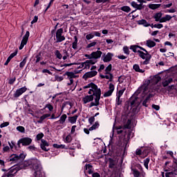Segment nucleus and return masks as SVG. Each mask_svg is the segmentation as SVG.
<instances>
[{
    "label": "nucleus",
    "instance_id": "1",
    "mask_svg": "<svg viewBox=\"0 0 177 177\" xmlns=\"http://www.w3.org/2000/svg\"><path fill=\"white\" fill-rule=\"evenodd\" d=\"M84 89H88V95H92L94 97V102H91L88 104V108L95 107L96 110L99 111L97 106L100 104V96H102V90L97 87V85L95 83H89L84 86Z\"/></svg>",
    "mask_w": 177,
    "mask_h": 177
},
{
    "label": "nucleus",
    "instance_id": "2",
    "mask_svg": "<svg viewBox=\"0 0 177 177\" xmlns=\"http://www.w3.org/2000/svg\"><path fill=\"white\" fill-rule=\"evenodd\" d=\"M25 167H30L35 171L32 177H44L45 173L42 171L41 162L37 158H31L24 162Z\"/></svg>",
    "mask_w": 177,
    "mask_h": 177
},
{
    "label": "nucleus",
    "instance_id": "3",
    "mask_svg": "<svg viewBox=\"0 0 177 177\" xmlns=\"http://www.w3.org/2000/svg\"><path fill=\"white\" fill-rule=\"evenodd\" d=\"M151 84V79L149 77V79L145 80V84L142 85L136 92V95H142V97L144 96H146L147 93H149V85Z\"/></svg>",
    "mask_w": 177,
    "mask_h": 177
},
{
    "label": "nucleus",
    "instance_id": "4",
    "mask_svg": "<svg viewBox=\"0 0 177 177\" xmlns=\"http://www.w3.org/2000/svg\"><path fill=\"white\" fill-rule=\"evenodd\" d=\"M26 158V154L24 153H20L19 155L17 154H12L8 158V161L12 162V164H17V162H20V161H23Z\"/></svg>",
    "mask_w": 177,
    "mask_h": 177
},
{
    "label": "nucleus",
    "instance_id": "5",
    "mask_svg": "<svg viewBox=\"0 0 177 177\" xmlns=\"http://www.w3.org/2000/svg\"><path fill=\"white\" fill-rule=\"evenodd\" d=\"M30 143H32V139L28 137H24L21 139H19L17 141V146L18 147H20L22 146H30Z\"/></svg>",
    "mask_w": 177,
    "mask_h": 177
},
{
    "label": "nucleus",
    "instance_id": "6",
    "mask_svg": "<svg viewBox=\"0 0 177 177\" xmlns=\"http://www.w3.org/2000/svg\"><path fill=\"white\" fill-rule=\"evenodd\" d=\"M66 120H67V115L63 114L59 120L55 122L53 125L56 128V129H62L63 128L62 126H60L59 124H63L64 122H66Z\"/></svg>",
    "mask_w": 177,
    "mask_h": 177
},
{
    "label": "nucleus",
    "instance_id": "7",
    "mask_svg": "<svg viewBox=\"0 0 177 177\" xmlns=\"http://www.w3.org/2000/svg\"><path fill=\"white\" fill-rule=\"evenodd\" d=\"M66 75L68 77V80H69L70 82L67 83V85L70 86L71 85V91H74L75 89V85H74V80L73 78H75V74L73 72H67Z\"/></svg>",
    "mask_w": 177,
    "mask_h": 177
},
{
    "label": "nucleus",
    "instance_id": "8",
    "mask_svg": "<svg viewBox=\"0 0 177 177\" xmlns=\"http://www.w3.org/2000/svg\"><path fill=\"white\" fill-rule=\"evenodd\" d=\"M102 57V51L97 50L95 52H93L90 55H86V57L90 59L91 60H95V64L97 63V59H100Z\"/></svg>",
    "mask_w": 177,
    "mask_h": 177
},
{
    "label": "nucleus",
    "instance_id": "9",
    "mask_svg": "<svg viewBox=\"0 0 177 177\" xmlns=\"http://www.w3.org/2000/svg\"><path fill=\"white\" fill-rule=\"evenodd\" d=\"M55 38L57 43L63 42L66 40V37L63 35V28H59L56 31Z\"/></svg>",
    "mask_w": 177,
    "mask_h": 177
},
{
    "label": "nucleus",
    "instance_id": "10",
    "mask_svg": "<svg viewBox=\"0 0 177 177\" xmlns=\"http://www.w3.org/2000/svg\"><path fill=\"white\" fill-rule=\"evenodd\" d=\"M30 37V32L27 31L25 35L23 37V39L21 41V44L19 46V50H21L23 48H24L25 45H27V42H28V38Z\"/></svg>",
    "mask_w": 177,
    "mask_h": 177
},
{
    "label": "nucleus",
    "instance_id": "11",
    "mask_svg": "<svg viewBox=\"0 0 177 177\" xmlns=\"http://www.w3.org/2000/svg\"><path fill=\"white\" fill-rule=\"evenodd\" d=\"M95 60H91L90 59H87L84 62H82L83 70H89L91 68V66L95 64Z\"/></svg>",
    "mask_w": 177,
    "mask_h": 177
},
{
    "label": "nucleus",
    "instance_id": "12",
    "mask_svg": "<svg viewBox=\"0 0 177 177\" xmlns=\"http://www.w3.org/2000/svg\"><path fill=\"white\" fill-rule=\"evenodd\" d=\"M167 154H169L172 158H174L173 167L174 168V171H177V153L174 154L172 151H169L167 152Z\"/></svg>",
    "mask_w": 177,
    "mask_h": 177
},
{
    "label": "nucleus",
    "instance_id": "13",
    "mask_svg": "<svg viewBox=\"0 0 177 177\" xmlns=\"http://www.w3.org/2000/svg\"><path fill=\"white\" fill-rule=\"evenodd\" d=\"M115 88V87L114 86V84H113V83H110L109 91L104 93V97H109V96H111V95H113V93L114 92Z\"/></svg>",
    "mask_w": 177,
    "mask_h": 177
},
{
    "label": "nucleus",
    "instance_id": "14",
    "mask_svg": "<svg viewBox=\"0 0 177 177\" xmlns=\"http://www.w3.org/2000/svg\"><path fill=\"white\" fill-rule=\"evenodd\" d=\"M26 91H27V87L26 86L18 88L14 93V97H17V98L20 97V96H21V95L24 94V92H26Z\"/></svg>",
    "mask_w": 177,
    "mask_h": 177
},
{
    "label": "nucleus",
    "instance_id": "15",
    "mask_svg": "<svg viewBox=\"0 0 177 177\" xmlns=\"http://www.w3.org/2000/svg\"><path fill=\"white\" fill-rule=\"evenodd\" d=\"M95 75H97V71H91L89 72H86L83 75V78H84V80H88V78H92L93 77H95Z\"/></svg>",
    "mask_w": 177,
    "mask_h": 177
},
{
    "label": "nucleus",
    "instance_id": "16",
    "mask_svg": "<svg viewBox=\"0 0 177 177\" xmlns=\"http://www.w3.org/2000/svg\"><path fill=\"white\" fill-rule=\"evenodd\" d=\"M93 99H95V97L93 95H85L82 97V101L83 102L84 104H87V103H91V102L92 103V102H93Z\"/></svg>",
    "mask_w": 177,
    "mask_h": 177
},
{
    "label": "nucleus",
    "instance_id": "17",
    "mask_svg": "<svg viewBox=\"0 0 177 177\" xmlns=\"http://www.w3.org/2000/svg\"><path fill=\"white\" fill-rule=\"evenodd\" d=\"M113 56H114L113 53H108L106 55H103V62H104V63H109V62H111Z\"/></svg>",
    "mask_w": 177,
    "mask_h": 177
},
{
    "label": "nucleus",
    "instance_id": "18",
    "mask_svg": "<svg viewBox=\"0 0 177 177\" xmlns=\"http://www.w3.org/2000/svg\"><path fill=\"white\" fill-rule=\"evenodd\" d=\"M41 143L40 144V147L42 150H44V151H48V150H49V149L46 148V147H49V143H48L46 142V140L41 139Z\"/></svg>",
    "mask_w": 177,
    "mask_h": 177
},
{
    "label": "nucleus",
    "instance_id": "19",
    "mask_svg": "<svg viewBox=\"0 0 177 177\" xmlns=\"http://www.w3.org/2000/svg\"><path fill=\"white\" fill-rule=\"evenodd\" d=\"M150 79H151L152 85H156V84H158V82L161 81V77L158 75L151 76Z\"/></svg>",
    "mask_w": 177,
    "mask_h": 177
},
{
    "label": "nucleus",
    "instance_id": "20",
    "mask_svg": "<svg viewBox=\"0 0 177 177\" xmlns=\"http://www.w3.org/2000/svg\"><path fill=\"white\" fill-rule=\"evenodd\" d=\"M136 156H140L141 158H145V157H147V155L149 154V152L147 151H144L142 152L140 149H137L136 151Z\"/></svg>",
    "mask_w": 177,
    "mask_h": 177
},
{
    "label": "nucleus",
    "instance_id": "21",
    "mask_svg": "<svg viewBox=\"0 0 177 177\" xmlns=\"http://www.w3.org/2000/svg\"><path fill=\"white\" fill-rule=\"evenodd\" d=\"M171 171H168L165 174L166 177H176L177 174L176 171L177 170L175 171V168L174 167V165H172V169Z\"/></svg>",
    "mask_w": 177,
    "mask_h": 177
},
{
    "label": "nucleus",
    "instance_id": "22",
    "mask_svg": "<svg viewBox=\"0 0 177 177\" xmlns=\"http://www.w3.org/2000/svg\"><path fill=\"white\" fill-rule=\"evenodd\" d=\"M85 174H93V167L91 165H86L84 167Z\"/></svg>",
    "mask_w": 177,
    "mask_h": 177
},
{
    "label": "nucleus",
    "instance_id": "23",
    "mask_svg": "<svg viewBox=\"0 0 177 177\" xmlns=\"http://www.w3.org/2000/svg\"><path fill=\"white\" fill-rule=\"evenodd\" d=\"M131 5L133 8H134L135 9H137L138 10H142V9H143V6H142V4H138V3H136L135 1H132L131 3Z\"/></svg>",
    "mask_w": 177,
    "mask_h": 177
},
{
    "label": "nucleus",
    "instance_id": "24",
    "mask_svg": "<svg viewBox=\"0 0 177 177\" xmlns=\"http://www.w3.org/2000/svg\"><path fill=\"white\" fill-rule=\"evenodd\" d=\"M17 172V169L15 168H10L8 170V173L6 174L8 177H14L13 175Z\"/></svg>",
    "mask_w": 177,
    "mask_h": 177
},
{
    "label": "nucleus",
    "instance_id": "25",
    "mask_svg": "<svg viewBox=\"0 0 177 177\" xmlns=\"http://www.w3.org/2000/svg\"><path fill=\"white\" fill-rule=\"evenodd\" d=\"M105 75H100L101 78H105V80H109L110 82L113 81V74L111 73H104Z\"/></svg>",
    "mask_w": 177,
    "mask_h": 177
},
{
    "label": "nucleus",
    "instance_id": "26",
    "mask_svg": "<svg viewBox=\"0 0 177 177\" xmlns=\"http://www.w3.org/2000/svg\"><path fill=\"white\" fill-rule=\"evenodd\" d=\"M146 46L148 48H154L156 46V42L151 39H148L146 41Z\"/></svg>",
    "mask_w": 177,
    "mask_h": 177
},
{
    "label": "nucleus",
    "instance_id": "27",
    "mask_svg": "<svg viewBox=\"0 0 177 177\" xmlns=\"http://www.w3.org/2000/svg\"><path fill=\"white\" fill-rule=\"evenodd\" d=\"M154 19H155V21H159V23H162V22H161V19H162V13H161V12H157V13L154 15Z\"/></svg>",
    "mask_w": 177,
    "mask_h": 177
},
{
    "label": "nucleus",
    "instance_id": "28",
    "mask_svg": "<svg viewBox=\"0 0 177 177\" xmlns=\"http://www.w3.org/2000/svg\"><path fill=\"white\" fill-rule=\"evenodd\" d=\"M78 119V115H75L72 117H68V121L71 124H75L77 122V120Z\"/></svg>",
    "mask_w": 177,
    "mask_h": 177
},
{
    "label": "nucleus",
    "instance_id": "29",
    "mask_svg": "<svg viewBox=\"0 0 177 177\" xmlns=\"http://www.w3.org/2000/svg\"><path fill=\"white\" fill-rule=\"evenodd\" d=\"M172 19V17L169 15H166L165 17H162L161 23H165L167 21H169Z\"/></svg>",
    "mask_w": 177,
    "mask_h": 177
},
{
    "label": "nucleus",
    "instance_id": "30",
    "mask_svg": "<svg viewBox=\"0 0 177 177\" xmlns=\"http://www.w3.org/2000/svg\"><path fill=\"white\" fill-rule=\"evenodd\" d=\"M48 117H50V113H46L41 116L39 120H38L39 124H42L44 120H46Z\"/></svg>",
    "mask_w": 177,
    "mask_h": 177
},
{
    "label": "nucleus",
    "instance_id": "31",
    "mask_svg": "<svg viewBox=\"0 0 177 177\" xmlns=\"http://www.w3.org/2000/svg\"><path fill=\"white\" fill-rule=\"evenodd\" d=\"M138 24L144 26V27H150V24L147 23V21L141 19L138 21Z\"/></svg>",
    "mask_w": 177,
    "mask_h": 177
},
{
    "label": "nucleus",
    "instance_id": "32",
    "mask_svg": "<svg viewBox=\"0 0 177 177\" xmlns=\"http://www.w3.org/2000/svg\"><path fill=\"white\" fill-rule=\"evenodd\" d=\"M133 68L137 73H145V71L143 69H140V67L138 64H134Z\"/></svg>",
    "mask_w": 177,
    "mask_h": 177
},
{
    "label": "nucleus",
    "instance_id": "33",
    "mask_svg": "<svg viewBox=\"0 0 177 177\" xmlns=\"http://www.w3.org/2000/svg\"><path fill=\"white\" fill-rule=\"evenodd\" d=\"M130 49H131V50H133V52L135 53H139L140 51V50H139V46L136 45L131 46Z\"/></svg>",
    "mask_w": 177,
    "mask_h": 177
},
{
    "label": "nucleus",
    "instance_id": "34",
    "mask_svg": "<svg viewBox=\"0 0 177 177\" xmlns=\"http://www.w3.org/2000/svg\"><path fill=\"white\" fill-rule=\"evenodd\" d=\"M62 59L63 60H67V57H68L70 56V55L68 54V52H67V50H62Z\"/></svg>",
    "mask_w": 177,
    "mask_h": 177
},
{
    "label": "nucleus",
    "instance_id": "35",
    "mask_svg": "<svg viewBox=\"0 0 177 177\" xmlns=\"http://www.w3.org/2000/svg\"><path fill=\"white\" fill-rule=\"evenodd\" d=\"M84 36L86 37V39H87V41L93 39V38H95V35L93 34V32H90L87 35L85 34Z\"/></svg>",
    "mask_w": 177,
    "mask_h": 177
},
{
    "label": "nucleus",
    "instance_id": "36",
    "mask_svg": "<svg viewBox=\"0 0 177 177\" xmlns=\"http://www.w3.org/2000/svg\"><path fill=\"white\" fill-rule=\"evenodd\" d=\"M55 55L56 56V58L59 59V60H62V59H63V55L62 53H60V51L59 50H55Z\"/></svg>",
    "mask_w": 177,
    "mask_h": 177
},
{
    "label": "nucleus",
    "instance_id": "37",
    "mask_svg": "<svg viewBox=\"0 0 177 177\" xmlns=\"http://www.w3.org/2000/svg\"><path fill=\"white\" fill-rule=\"evenodd\" d=\"M120 84H127V78L125 76H120L118 79Z\"/></svg>",
    "mask_w": 177,
    "mask_h": 177
},
{
    "label": "nucleus",
    "instance_id": "38",
    "mask_svg": "<svg viewBox=\"0 0 177 177\" xmlns=\"http://www.w3.org/2000/svg\"><path fill=\"white\" fill-rule=\"evenodd\" d=\"M153 95L149 94V95L146 97V99L143 101L142 105L145 107H147V102L150 100V97H152Z\"/></svg>",
    "mask_w": 177,
    "mask_h": 177
},
{
    "label": "nucleus",
    "instance_id": "39",
    "mask_svg": "<svg viewBox=\"0 0 177 177\" xmlns=\"http://www.w3.org/2000/svg\"><path fill=\"white\" fill-rule=\"evenodd\" d=\"M120 10L126 12L127 13H129V12H131V8L128 6H124L121 7Z\"/></svg>",
    "mask_w": 177,
    "mask_h": 177
},
{
    "label": "nucleus",
    "instance_id": "40",
    "mask_svg": "<svg viewBox=\"0 0 177 177\" xmlns=\"http://www.w3.org/2000/svg\"><path fill=\"white\" fill-rule=\"evenodd\" d=\"M172 81V78H169V79H167L166 80L163 81L162 82V85L164 87L165 86H168L169 85V84H171Z\"/></svg>",
    "mask_w": 177,
    "mask_h": 177
},
{
    "label": "nucleus",
    "instance_id": "41",
    "mask_svg": "<svg viewBox=\"0 0 177 177\" xmlns=\"http://www.w3.org/2000/svg\"><path fill=\"white\" fill-rule=\"evenodd\" d=\"M161 6V4H149V9H152L153 10L156 9H158Z\"/></svg>",
    "mask_w": 177,
    "mask_h": 177
},
{
    "label": "nucleus",
    "instance_id": "42",
    "mask_svg": "<svg viewBox=\"0 0 177 177\" xmlns=\"http://www.w3.org/2000/svg\"><path fill=\"white\" fill-rule=\"evenodd\" d=\"M77 44H78V38L77 37V36H75L74 42L72 44L73 49H77Z\"/></svg>",
    "mask_w": 177,
    "mask_h": 177
},
{
    "label": "nucleus",
    "instance_id": "43",
    "mask_svg": "<svg viewBox=\"0 0 177 177\" xmlns=\"http://www.w3.org/2000/svg\"><path fill=\"white\" fill-rule=\"evenodd\" d=\"M99 127V122H96L91 127L89 128V131H95V129H97Z\"/></svg>",
    "mask_w": 177,
    "mask_h": 177
},
{
    "label": "nucleus",
    "instance_id": "44",
    "mask_svg": "<svg viewBox=\"0 0 177 177\" xmlns=\"http://www.w3.org/2000/svg\"><path fill=\"white\" fill-rule=\"evenodd\" d=\"M73 140V138L71 137V134H68L64 140L65 143H70Z\"/></svg>",
    "mask_w": 177,
    "mask_h": 177
},
{
    "label": "nucleus",
    "instance_id": "45",
    "mask_svg": "<svg viewBox=\"0 0 177 177\" xmlns=\"http://www.w3.org/2000/svg\"><path fill=\"white\" fill-rule=\"evenodd\" d=\"M149 162H150L149 158H147L144 160V166L145 167L146 169H149Z\"/></svg>",
    "mask_w": 177,
    "mask_h": 177
},
{
    "label": "nucleus",
    "instance_id": "46",
    "mask_svg": "<svg viewBox=\"0 0 177 177\" xmlns=\"http://www.w3.org/2000/svg\"><path fill=\"white\" fill-rule=\"evenodd\" d=\"M147 53H143L142 51L140 50L138 53V55L140 56V57H141V59H143L145 60V59H146V56H147Z\"/></svg>",
    "mask_w": 177,
    "mask_h": 177
},
{
    "label": "nucleus",
    "instance_id": "47",
    "mask_svg": "<svg viewBox=\"0 0 177 177\" xmlns=\"http://www.w3.org/2000/svg\"><path fill=\"white\" fill-rule=\"evenodd\" d=\"M16 129L18 131V132H21V133H24V132H26V129L23 126H19L16 128Z\"/></svg>",
    "mask_w": 177,
    "mask_h": 177
},
{
    "label": "nucleus",
    "instance_id": "48",
    "mask_svg": "<svg viewBox=\"0 0 177 177\" xmlns=\"http://www.w3.org/2000/svg\"><path fill=\"white\" fill-rule=\"evenodd\" d=\"M26 63H27V57H25L22 62H20L19 64V67L20 68H23L26 66Z\"/></svg>",
    "mask_w": 177,
    "mask_h": 177
},
{
    "label": "nucleus",
    "instance_id": "49",
    "mask_svg": "<svg viewBox=\"0 0 177 177\" xmlns=\"http://www.w3.org/2000/svg\"><path fill=\"white\" fill-rule=\"evenodd\" d=\"M112 66L111 64H109L106 68H105V74H110V71H111Z\"/></svg>",
    "mask_w": 177,
    "mask_h": 177
},
{
    "label": "nucleus",
    "instance_id": "50",
    "mask_svg": "<svg viewBox=\"0 0 177 177\" xmlns=\"http://www.w3.org/2000/svg\"><path fill=\"white\" fill-rule=\"evenodd\" d=\"M44 109H48L49 111H53V106L50 104H46Z\"/></svg>",
    "mask_w": 177,
    "mask_h": 177
},
{
    "label": "nucleus",
    "instance_id": "51",
    "mask_svg": "<svg viewBox=\"0 0 177 177\" xmlns=\"http://www.w3.org/2000/svg\"><path fill=\"white\" fill-rule=\"evenodd\" d=\"M124 92H125V88H122V90H120L118 91L117 97H121L122 96V95H124Z\"/></svg>",
    "mask_w": 177,
    "mask_h": 177
},
{
    "label": "nucleus",
    "instance_id": "52",
    "mask_svg": "<svg viewBox=\"0 0 177 177\" xmlns=\"http://www.w3.org/2000/svg\"><path fill=\"white\" fill-rule=\"evenodd\" d=\"M42 138H44V133H40L36 136L37 140H42Z\"/></svg>",
    "mask_w": 177,
    "mask_h": 177
},
{
    "label": "nucleus",
    "instance_id": "53",
    "mask_svg": "<svg viewBox=\"0 0 177 177\" xmlns=\"http://www.w3.org/2000/svg\"><path fill=\"white\" fill-rule=\"evenodd\" d=\"M123 52L125 55H129V48H128V46H124Z\"/></svg>",
    "mask_w": 177,
    "mask_h": 177
},
{
    "label": "nucleus",
    "instance_id": "54",
    "mask_svg": "<svg viewBox=\"0 0 177 177\" xmlns=\"http://www.w3.org/2000/svg\"><path fill=\"white\" fill-rule=\"evenodd\" d=\"M121 97H117L116 98V105L120 106L122 103V100L120 99Z\"/></svg>",
    "mask_w": 177,
    "mask_h": 177
},
{
    "label": "nucleus",
    "instance_id": "55",
    "mask_svg": "<svg viewBox=\"0 0 177 177\" xmlns=\"http://www.w3.org/2000/svg\"><path fill=\"white\" fill-rule=\"evenodd\" d=\"M162 27H164V26L162 24H156L153 25V28H162Z\"/></svg>",
    "mask_w": 177,
    "mask_h": 177
},
{
    "label": "nucleus",
    "instance_id": "56",
    "mask_svg": "<svg viewBox=\"0 0 177 177\" xmlns=\"http://www.w3.org/2000/svg\"><path fill=\"white\" fill-rule=\"evenodd\" d=\"M133 175L135 177H139L140 176V172H139V171L138 170H133Z\"/></svg>",
    "mask_w": 177,
    "mask_h": 177
},
{
    "label": "nucleus",
    "instance_id": "57",
    "mask_svg": "<svg viewBox=\"0 0 177 177\" xmlns=\"http://www.w3.org/2000/svg\"><path fill=\"white\" fill-rule=\"evenodd\" d=\"M97 44L96 41H93L87 45V48H92Z\"/></svg>",
    "mask_w": 177,
    "mask_h": 177
},
{
    "label": "nucleus",
    "instance_id": "58",
    "mask_svg": "<svg viewBox=\"0 0 177 177\" xmlns=\"http://www.w3.org/2000/svg\"><path fill=\"white\" fill-rule=\"evenodd\" d=\"M75 129H77V126L76 125H73L71 128V133L73 135L74 133H75Z\"/></svg>",
    "mask_w": 177,
    "mask_h": 177
},
{
    "label": "nucleus",
    "instance_id": "59",
    "mask_svg": "<svg viewBox=\"0 0 177 177\" xmlns=\"http://www.w3.org/2000/svg\"><path fill=\"white\" fill-rule=\"evenodd\" d=\"M9 125V122H5L0 125V128H5Z\"/></svg>",
    "mask_w": 177,
    "mask_h": 177
},
{
    "label": "nucleus",
    "instance_id": "60",
    "mask_svg": "<svg viewBox=\"0 0 177 177\" xmlns=\"http://www.w3.org/2000/svg\"><path fill=\"white\" fill-rule=\"evenodd\" d=\"M38 21V17L35 16L33 19L31 21V24H34V23H37Z\"/></svg>",
    "mask_w": 177,
    "mask_h": 177
},
{
    "label": "nucleus",
    "instance_id": "61",
    "mask_svg": "<svg viewBox=\"0 0 177 177\" xmlns=\"http://www.w3.org/2000/svg\"><path fill=\"white\" fill-rule=\"evenodd\" d=\"M152 109H154V110H156V111H158V110H160V106L152 104Z\"/></svg>",
    "mask_w": 177,
    "mask_h": 177
},
{
    "label": "nucleus",
    "instance_id": "62",
    "mask_svg": "<svg viewBox=\"0 0 177 177\" xmlns=\"http://www.w3.org/2000/svg\"><path fill=\"white\" fill-rule=\"evenodd\" d=\"M17 55V53H12L10 54V55L8 57V58H10L11 60L12 59V58L15 57V56H16Z\"/></svg>",
    "mask_w": 177,
    "mask_h": 177
},
{
    "label": "nucleus",
    "instance_id": "63",
    "mask_svg": "<svg viewBox=\"0 0 177 177\" xmlns=\"http://www.w3.org/2000/svg\"><path fill=\"white\" fill-rule=\"evenodd\" d=\"M16 81V77L12 78L9 80V84L10 85H12V84H15V82Z\"/></svg>",
    "mask_w": 177,
    "mask_h": 177
},
{
    "label": "nucleus",
    "instance_id": "64",
    "mask_svg": "<svg viewBox=\"0 0 177 177\" xmlns=\"http://www.w3.org/2000/svg\"><path fill=\"white\" fill-rule=\"evenodd\" d=\"M93 33L94 36H95V37H100V36L102 35H101L99 32H97V31H95V32H93Z\"/></svg>",
    "mask_w": 177,
    "mask_h": 177
}]
</instances>
